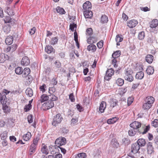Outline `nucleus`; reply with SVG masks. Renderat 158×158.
<instances>
[{"mask_svg": "<svg viewBox=\"0 0 158 158\" xmlns=\"http://www.w3.org/2000/svg\"><path fill=\"white\" fill-rule=\"evenodd\" d=\"M122 35H116L115 38V40L117 42V45H119L120 44L119 42L122 41L123 40V38L122 37Z\"/></svg>", "mask_w": 158, "mask_h": 158, "instance_id": "obj_27", "label": "nucleus"}, {"mask_svg": "<svg viewBox=\"0 0 158 158\" xmlns=\"http://www.w3.org/2000/svg\"><path fill=\"white\" fill-rule=\"evenodd\" d=\"M140 8L141 10L144 12L150 10V8H148V7H140Z\"/></svg>", "mask_w": 158, "mask_h": 158, "instance_id": "obj_59", "label": "nucleus"}, {"mask_svg": "<svg viewBox=\"0 0 158 158\" xmlns=\"http://www.w3.org/2000/svg\"><path fill=\"white\" fill-rule=\"evenodd\" d=\"M127 26L130 28L135 27L138 24V22L135 20H131L127 23Z\"/></svg>", "mask_w": 158, "mask_h": 158, "instance_id": "obj_11", "label": "nucleus"}, {"mask_svg": "<svg viewBox=\"0 0 158 158\" xmlns=\"http://www.w3.org/2000/svg\"><path fill=\"white\" fill-rule=\"evenodd\" d=\"M54 105L53 102L48 100L42 104V108L44 110H47L52 108Z\"/></svg>", "mask_w": 158, "mask_h": 158, "instance_id": "obj_3", "label": "nucleus"}, {"mask_svg": "<svg viewBox=\"0 0 158 158\" xmlns=\"http://www.w3.org/2000/svg\"><path fill=\"white\" fill-rule=\"evenodd\" d=\"M55 66L57 68H60L61 66V64L58 61H56L55 63Z\"/></svg>", "mask_w": 158, "mask_h": 158, "instance_id": "obj_62", "label": "nucleus"}, {"mask_svg": "<svg viewBox=\"0 0 158 158\" xmlns=\"http://www.w3.org/2000/svg\"><path fill=\"white\" fill-rule=\"evenodd\" d=\"M145 36L144 32L142 31L139 33L138 35V37L139 39L142 40L144 38Z\"/></svg>", "mask_w": 158, "mask_h": 158, "instance_id": "obj_45", "label": "nucleus"}, {"mask_svg": "<svg viewBox=\"0 0 158 158\" xmlns=\"http://www.w3.org/2000/svg\"><path fill=\"white\" fill-rule=\"evenodd\" d=\"M30 69L29 68H26L23 70L22 76L23 77H27L30 73Z\"/></svg>", "mask_w": 158, "mask_h": 158, "instance_id": "obj_15", "label": "nucleus"}, {"mask_svg": "<svg viewBox=\"0 0 158 158\" xmlns=\"http://www.w3.org/2000/svg\"><path fill=\"white\" fill-rule=\"evenodd\" d=\"M86 156L85 153H81L77 154L75 158H86Z\"/></svg>", "mask_w": 158, "mask_h": 158, "instance_id": "obj_39", "label": "nucleus"}, {"mask_svg": "<svg viewBox=\"0 0 158 158\" xmlns=\"http://www.w3.org/2000/svg\"><path fill=\"white\" fill-rule=\"evenodd\" d=\"M62 119L63 118L61 114L60 113L58 114L54 117L52 122V125L56 126L58 124L60 123Z\"/></svg>", "mask_w": 158, "mask_h": 158, "instance_id": "obj_2", "label": "nucleus"}, {"mask_svg": "<svg viewBox=\"0 0 158 158\" xmlns=\"http://www.w3.org/2000/svg\"><path fill=\"white\" fill-rule=\"evenodd\" d=\"M114 71L112 68L108 69L106 72L104 79L107 81H109L111 78L112 76L114 74Z\"/></svg>", "mask_w": 158, "mask_h": 158, "instance_id": "obj_5", "label": "nucleus"}, {"mask_svg": "<svg viewBox=\"0 0 158 158\" xmlns=\"http://www.w3.org/2000/svg\"><path fill=\"white\" fill-rule=\"evenodd\" d=\"M144 76L143 72L140 71L137 73L135 75V77L139 79H141L143 78Z\"/></svg>", "mask_w": 158, "mask_h": 158, "instance_id": "obj_28", "label": "nucleus"}, {"mask_svg": "<svg viewBox=\"0 0 158 158\" xmlns=\"http://www.w3.org/2000/svg\"><path fill=\"white\" fill-rule=\"evenodd\" d=\"M15 71L17 74L20 75L23 73V69L21 67H18L15 69Z\"/></svg>", "mask_w": 158, "mask_h": 158, "instance_id": "obj_37", "label": "nucleus"}, {"mask_svg": "<svg viewBox=\"0 0 158 158\" xmlns=\"http://www.w3.org/2000/svg\"><path fill=\"white\" fill-rule=\"evenodd\" d=\"M155 100L154 98L152 96H148L146 98L145 102L152 105Z\"/></svg>", "mask_w": 158, "mask_h": 158, "instance_id": "obj_21", "label": "nucleus"}, {"mask_svg": "<svg viewBox=\"0 0 158 158\" xmlns=\"http://www.w3.org/2000/svg\"><path fill=\"white\" fill-rule=\"evenodd\" d=\"M153 56L152 55H147L146 57L145 60L146 61L149 63H151L153 61Z\"/></svg>", "mask_w": 158, "mask_h": 158, "instance_id": "obj_23", "label": "nucleus"}, {"mask_svg": "<svg viewBox=\"0 0 158 158\" xmlns=\"http://www.w3.org/2000/svg\"><path fill=\"white\" fill-rule=\"evenodd\" d=\"M91 44L87 46V50L89 51H91L92 52H94L96 49V47L95 45Z\"/></svg>", "mask_w": 158, "mask_h": 158, "instance_id": "obj_24", "label": "nucleus"}, {"mask_svg": "<svg viewBox=\"0 0 158 158\" xmlns=\"http://www.w3.org/2000/svg\"><path fill=\"white\" fill-rule=\"evenodd\" d=\"M58 40L56 37H54L50 41V44L52 45H54L57 43Z\"/></svg>", "mask_w": 158, "mask_h": 158, "instance_id": "obj_49", "label": "nucleus"}, {"mask_svg": "<svg viewBox=\"0 0 158 158\" xmlns=\"http://www.w3.org/2000/svg\"><path fill=\"white\" fill-rule=\"evenodd\" d=\"M124 78L126 80H127L129 81H132L133 80V77L132 74L128 76H125L124 77Z\"/></svg>", "mask_w": 158, "mask_h": 158, "instance_id": "obj_44", "label": "nucleus"}, {"mask_svg": "<svg viewBox=\"0 0 158 158\" xmlns=\"http://www.w3.org/2000/svg\"><path fill=\"white\" fill-rule=\"evenodd\" d=\"M97 40V38L96 37L91 36L88 38L87 42L89 44H93L96 42Z\"/></svg>", "mask_w": 158, "mask_h": 158, "instance_id": "obj_17", "label": "nucleus"}, {"mask_svg": "<svg viewBox=\"0 0 158 158\" xmlns=\"http://www.w3.org/2000/svg\"><path fill=\"white\" fill-rule=\"evenodd\" d=\"M6 90L7 92L0 93V101L2 104H6V94H7L9 93V91H8L7 90Z\"/></svg>", "mask_w": 158, "mask_h": 158, "instance_id": "obj_6", "label": "nucleus"}, {"mask_svg": "<svg viewBox=\"0 0 158 158\" xmlns=\"http://www.w3.org/2000/svg\"><path fill=\"white\" fill-rule=\"evenodd\" d=\"M77 110L80 111L81 112L83 110V108L79 104L77 105Z\"/></svg>", "mask_w": 158, "mask_h": 158, "instance_id": "obj_63", "label": "nucleus"}, {"mask_svg": "<svg viewBox=\"0 0 158 158\" xmlns=\"http://www.w3.org/2000/svg\"><path fill=\"white\" fill-rule=\"evenodd\" d=\"M147 73L149 75L152 74L154 72V69L153 67L149 66L146 69Z\"/></svg>", "mask_w": 158, "mask_h": 158, "instance_id": "obj_33", "label": "nucleus"}, {"mask_svg": "<svg viewBox=\"0 0 158 158\" xmlns=\"http://www.w3.org/2000/svg\"><path fill=\"white\" fill-rule=\"evenodd\" d=\"M49 99V95L48 96L47 94H43L40 97V99L37 102V106H41V104L43 102L46 101Z\"/></svg>", "mask_w": 158, "mask_h": 158, "instance_id": "obj_7", "label": "nucleus"}, {"mask_svg": "<svg viewBox=\"0 0 158 158\" xmlns=\"http://www.w3.org/2000/svg\"><path fill=\"white\" fill-rule=\"evenodd\" d=\"M33 116L31 114L29 115L27 117V120L29 123H32L33 119Z\"/></svg>", "mask_w": 158, "mask_h": 158, "instance_id": "obj_50", "label": "nucleus"}, {"mask_svg": "<svg viewBox=\"0 0 158 158\" xmlns=\"http://www.w3.org/2000/svg\"><path fill=\"white\" fill-rule=\"evenodd\" d=\"M103 45V42L102 40H101L97 44L98 47L100 49L102 48Z\"/></svg>", "mask_w": 158, "mask_h": 158, "instance_id": "obj_52", "label": "nucleus"}, {"mask_svg": "<svg viewBox=\"0 0 158 158\" xmlns=\"http://www.w3.org/2000/svg\"><path fill=\"white\" fill-rule=\"evenodd\" d=\"M140 149V147L136 143L132 145L131 152L134 153H137Z\"/></svg>", "mask_w": 158, "mask_h": 158, "instance_id": "obj_9", "label": "nucleus"}, {"mask_svg": "<svg viewBox=\"0 0 158 158\" xmlns=\"http://www.w3.org/2000/svg\"><path fill=\"white\" fill-rule=\"evenodd\" d=\"M31 137V134L30 132H28L27 134L23 136V139L24 140L28 141Z\"/></svg>", "mask_w": 158, "mask_h": 158, "instance_id": "obj_26", "label": "nucleus"}, {"mask_svg": "<svg viewBox=\"0 0 158 158\" xmlns=\"http://www.w3.org/2000/svg\"><path fill=\"white\" fill-rule=\"evenodd\" d=\"M121 54V52L119 50H118L114 52L112 55V57L116 59L120 56Z\"/></svg>", "mask_w": 158, "mask_h": 158, "instance_id": "obj_35", "label": "nucleus"}, {"mask_svg": "<svg viewBox=\"0 0 158 158\" xmlns=\"http://www.w3.org/2000/svg\"><path fill=\"white\" fill-rule=\"evenodd\" d=\"M140 147L144 146L146 144V141L143 139H139L137 141V143Z\"/></svg>", "mask_w": 158, "mask_h": 158, "instance_id": "obj_19", "label": "nucleus"}, {"mask_svg": "<svg viewBox=\"0 0 158 158\" xmlns=\"http://www.w3.org/2000/svg\"><path fill=\"white\" fill-rule=\"evenodd\" d=\"M117 102H118L116 100L114 99L113 100L111 103V106L112 107H114L117 105Z\"/></svg>", "mask_w": 158, "mask_h": 158, "instance_id": "obj_53", "label": "nucleus"}, {"mask_svg": "<svg viewBox=\"0 0 158 158\" xmlns=\"http://www.w3.org/2000/svg\"><path fill=\"white\" fill-rule=\"evenodd\" d=\"M56 10L57 13L60 14H64L65 12L64 9L59 6L57 7L56 8Z\"/></svg>", "mask_w": 158, "mask_h": 158, "instance_id": "obj_34", "label": "nucleus"}, {"mask_svg": "<svg viewBox=\"0 0 158 158\" xmlns=\"http://www.w3.org/2000/svg\"><path fill=\"white\" fill-rule=\"evenodd\" d=\"M147 149L148 154H151L154 153V148L152 146V143L149 142L147 144Z\"/></svg>", "mask_w": 158, "mask_h": 158, "instance_id": "obj_8", "label": "nucleus"}, {"mask_svg": "<svg viewBox=\"0 0 158 158\" xmlns=\"http://www.w3.org/2000/svg\"><path fill=\"white\" fill-rule=\"evenodd\" d=\"M57 99V97L53 94H51L49 95V100L53 102L54 101H56Z\"/></svg>", "mask_w": 158, "mask_h": 158, "instance_id": "obj_43", "label": "nucleus"}, {"mask_svg": "<svg viewBox=\"0 0 158 158\" xmlns=\"http://www.w3.org/2000/svg\"><path fill=\"white\" fill-rule=\"evenodd\" d=\"M30 63V61L28 58L27 56L23 57L21 61V64L23 65L27 66Z\"/></svg>", "mask_w": 158, "mask_h": 158, "instance_id": "obj_10", "label": "nucleus"}, {"mask_svg": "<svg viewBox=\"0 0 158 158\" xmlns=\"http://www.w3.org/2000/svg\"><path fill=\"white\" fill-rule=\"evenodd\" d=\"M3 20L5 23H9L11 22V19L9 16H6L3 19Z\"/></svg>", "mask_w": 158, "mask_h": 158, "instance_id": "obj_48", "label": "nucleus"}, {"mask_svg": "<svg viewBox=\"0 0 158 158\" xmlns=\"http://www.w3.org/2000/svg\"><path fill=\"white\" fill-rule=\"evenodd\" d=\"M152 106L151 105L145 102L143 105V108L144 110H148Z\"/></svg>", "mask_w": 158, "mask_h": 158, "instance_id": "obj_36", "label": "nucleus"}, {"mask_svg": "<svg viewBox=\"0 0 158 158\" xmlns=\"http://www.w3.org/2000/svg\"><path fill=\"white\" fill-rule=\"evenodd\" d=\"M77 25L74 23H71L70 25V29L72 31H73L75 27L76 28Z\"/></svg>", "mask_w": 158, "mask_h": 158, "instance_id": "obj_55", "label": "nucleus"}, {"mask_svg": "<svg viewBox=\"0 0 158 158\" xmlns=\"http://www.w3.org/2000/svg\"><path fill=\"white\" fill-rule=\"evenodd\" d=\"M46 87V85L44 84L40 86V89L41 91L43 92H44L45 91V88Z\"/></svg>", "mask_w": 158, "mask_h": 158, "instance_id": "obj_58", "label": "nucleus"}, {"mask_svg": "<svg viewBox=\"0 0 158 158\" xmlns=\"http://www.w3.org/2000/svg\"><path fill=\"white\" fill-rule=\"evenodd\" d=\"M2 105V109L4 111V112L5 113H7L10 112V110L8 107L7 106L6 104Z\"/></svg>", "mask_w": 158, "mask_h": 158, "instance_id": "obj_40", "label": "nucleus"}, {"mask_svg": "<svg viewBox=\"0 0 158 158\" xmlns=\"http://www.w3.org/2000/svg\"><path fill=\"white\" fill-rule=\"evenodd\" d=\"M117 120V119L116 117L113 118L108 119L107 120V123L109 124H113L116 122Z\"/></svg>", "mask_w": 158, "mask_h": 158, "instance_id": "obj_41", "label": "nucleus"}, {"mask_svg": "<svg viewBox=\"0 0 158 158\" xmlns=\"http://www.w3.org/2000/svg\"><path fill=\"white\" fill-rule=\"evenodd\" d=\"M66 143V139L64 137H60L58 138L55 141L56 146L58 147L65 145Z\"/></svg>", "mask_w": 158, "mask_h": 158, "instance_id": "obj_4", "label": "nucleus"}, {"mask_svg": "<svg viewBox=\"0 0 158 158\" xmlns=\"http://www.w3.org/2000/svg\"><path fill=\"white\" fill-rule=\"evenodd\" d=\"M10 26L8 24L5 25L3 28V30L6 33H8L10 31Z\"/></svg>", "mask_w": 158, "mask_h": 158, "instance_id": "obj_30", "label": "nucleus"}, {"mask_svg": "<svg viewBox=\"0 0 158 158\" xmlns=\"http://www.w3.org/2000/svg\"><path fill=\"white\" fill-rule=\"evenodd\" d=\"M45 51L48 54H50L52 53H54L55 52V50L52 46L48 45L45 47Z\"/></svg>", "mask_w": 158, "mask_h": 158, "instance_id": "obj_14", "label": "nucleus"}, {"mask_svg": "<svg viewBox=\"0 0 158 158\" xmlns=\"http://www.w3.org/2000/svg\"><path fill=\"white\" fill-rule=\"evenodd\" d=\"M84 15L85 17L86 18H91L93 15L92 11L90 10H85L84 11Z\"/></svg>", "mask_w": 158, "mask_h": 158, "instance_id": "obj_13", "label": "nucleus"}, {"mask_svg": "<svg viewBox=\"0 0 158 158\" xmlns=\"http://www.w3.org/2000/svg\"><path fill=\"white\" fill-rule=\"evenodd\" d=\"M1 137L2 139L5 140L7 137V134L6 132H4L1 134Z\"/></svg>", "mask_w": 158, "mask_h": 158, "instance_id": "obj_46", "label": "nucleus"}, {"mask_svg": "<svg viewBox=\"0 0 158 158\" xmlns=\"http://www.w3.org/2000/svg\"><path fill=\"white\" fill-rule=\"evenodd\" d=\"M5 11L9 16L13 15H14V12L11 8L7 7L6 8Z\"/></svg>", "mask_w": 158, "mask_h": 158, "instance_id": "obj_22", "label": "nucleus"}, {"mask_svg": "<svg viewBox=\"0 0 158 158\" xmlns=\"http://www.w3.org/2000/svg\"><path fill=\"white\" fill-rule=\"evenodd\" d=\"M108 21V17L105 15H102L101 18V22L102 23H106Z\"/></svg>", "mask_w": 158, "mask_h": 158, "instance_id": "obj_29", "label": "nucleus"}, {"mask_svg": "<svg viewBox=\"0 0 158 158\" xmlns=\"http://www.w3.org/2000/svg\"><path fill=\"white\" fill-rule=\"evenodd\" d=\"M152 126L155 127H158V119H155L152 123Z\"/></svg>", "mask_w": 158, "mask_h": 158, "instance_id": "obj_51", "label": "nucleus"}, {"mask_svg": "<svg viewBox=\"0 0 158 158\" xmlns=\"http://www.w3.org/2000/svg\"><path fill=\"white\" fill-rule=\"evenodd\" d=\"M26 94L29 97H31L33 95V92L31 89L30 88H27L26 90Z\"/></svg>", "mask_w": 158, "mask_h": 158, "instance_id": "obj_32", "label": "nucleus"}, {"mask_svg": "<svg viewBox=\"0 0 158 158\" xmlns=\"http://www.w3.org/2000/svg\"><path fill=\"white\" fill-rule=\"evenodd\" d=\"M158 25V20L154 19L150 22V27L151 28H155Z\"/></svg>", "mask_w": 158, "mask_h": 158, "instance_id": "obj_18", "label": "nucleus"}, {"mask_svg": "<svg viewBox=\"0 0 158 158\" xmlns=\"http://www.w3.org/2000/svg\"><path fill=\"white\" fill-rule=\"evenodd\" d=\"M124 81L121 78H118L116 81V83L119 86H122L124 84Z\"/></svg>", "mask_w": 158, "mask_h": 158, "instance_id": "obj_38", "label": "nucleus"}, {"mask_svg": "<svg viewBox=\"0 0 158 158\" xmlns=\"http://www.w3.org/2000/svg\"><path fill=\"white\" fill-rule=\"evenodd\" d=\"M10 47L11 48V52H14L15 50L17 48V46L16 44H15L11 45V46H10Z\"/></svg>", "mask_w": 158, "mask_h": 158, "instance_id": "obj_57", "label": "nucleus"}, {"mask_svg": "<svg viewBox=\"0 0 158 158\" xmlns=\"http://www.w3.org/2000/svg\"><path fill=\"white\" fill-rule=\"evenodd\" d=\"M137 131H136V129H133L129 130L128 133L129 135L131 136H133L136 134Z\"/></svg>", "mask_w": 158, "mask_h": 158, "instance_id": "obj_42", "label": "nucleus"}, {"mask_svg": "<svg viewBox=\"0 0 158 158\" xmlns=\"http://www.w3.org/2000/svg\"><path fill=\"white\" fill-rule=\"evenodd\" d=\"M13 41V38L12 36L10 35L8 36L6 39L5 43L8 45L11 44Z\"/></svg>", "mask_w": 158, "mask_h": 158, "instance_id": "obj_16", "label": "nucleus"}, {"mask_svg": "<svg viewBox=\"0 0 158 158\" xmlns=\"http://www.w3.org/2000/svg\"><path fill=\"white\" fill-rule=\"evenodd\" d=\"M41 151L43 154L47 155L49 152L48 150L47 146L44 145V144L42 145V148H41Z\"/></svg>", "mask_w": 158, "mask_h": 158, "instance_id": "obj_25", "label": "nucleus"}, {"mask_svg": "<svg viewBox=\"0 0 158 158\" xmlns=\"http://www.w3.org/2000/svg\"><path fill=\"white\" fill-rule=\"evenodd\" d=\"M130 127L133 129H136L138 131L139 133H141L142 134H144L150 130V127L149 125L147 126H142V128L140 130L139 128L141 127V124L140 122L138 121H134L130 124Z\"/></svg>", "mask_w": 158, "mask_h": 158, "instance_id": "obj_1", "label": "nucleus"}, {"mask_svg": "<svg viewBox=\"0 0 158 158\" xmlns=\"http://www.w3.org/2000/svg\"><path fill=\"white\" fill-rule=\"evenodd\" d=\"M36 145L33 144L32 143L30 147V155H32L33 153L35 152V149L36 148Z\"/></svg>", "mask_w": 158, "mask_h": 158, "instance_id": "obj_31", "label": "nucleus"}, {"mask_svg": "<svg viewBox=\"0 0 158 158\" xmlns=\"http://www.w3.org/2000/svg\"><path fill=\"white\" fill-rule=\"evenodd\" d=\"M86 32L87 34L89 35H91L93 34L92 29L91 28H88L86 30Z\"/></svg>", "mask_w": 158, "mask_h": 158, "instance_id": "obj_54", "label": "nucleus"}, {"mask_svg": "<svg viewBox=\"0 0 158 158\" xmlns=\"http://www.w3.org/2000/svg\"><path fill=\"white\" fill-rule=\"evenodd\" d=\"M106 107V103L104 101H102L99 107V110L101 113L104 112L105 109Z\"/></svg>", "mask_w": 158, "mask_h": 158, "instance_id": "obj_20", "label": "nucleus"}, {"mask_svg": "<svg viewBox=\"0 0 158 158\" xmlns=\"http://www.w3.org/2000/svg\"><path fill=\"white\" fill-rule=\"evenodd\" d=\"M83 8L85 10H90L92 7L91 3L89 1H86L84 3L83 6Z\"/></svg>", "mask_w": 158, "mask_h": 158, "instance_id": "obj_12", "label": "nucleus"}, {"mask_svg": "<svg viewBox=\"0 0 158 158\" xmlns=\"http://www.w3.org/2000/svg\"><path fill=\"white\" fill-rule=\"evenodd\" d=\"M74 97L73 93L69 95V99L72 102H73L75 100Z\"/></svg>", "mask_w": 158, "mask_h": 158, "instance_id": "obj_64", "label": "nucleus"}, {"mask_svg": "<svg viewBox=\"0 0 158 158\" xmlns=\"http://www.w3.org/2000/svg\"><path fill=\"white\" fill-rule=\"evenodd\" d=\"M39 140V138L36 137L33 140V144H34L36 146L37 144L38 141Z\"/></svg>", "mask_w": 158, "mask_h": 158, "instance_id": "obj_61", "label": "nucleus"}, {"mask_svg": "<svg viewBox=\"0 0 158 158\" xmlns=\"http://www.w3.org/2000/svg\"><path fill=\"white\" fill-rule=\"evenodd\" d=\"M133 101V98L132 97H130L127 99V105L130 106Z\"/></svg>", "mask_w": 158, "mask_h": 158, "instance_id": "obj_56", "label": "nucleus"}, {"mask_svg": "<svg viewBox=\"0 0 158 158\" xmlns=\"http://www.w3.org/2000/svg\"><path fill=\"white\" fill-rule=\"evenodd\" d=\"M31 105L30 103H29L28 105H26L24 108L25 111L27 112L29 111L31 108Z\"/></svg>", "mask_w": 158, "mask_h": 158, "instance_id": "obj_47", "label": "nucleus"}, {"mask_svg": "<svg viewBox=\"0 0 158 158\" xmlns=\"http://www.w3.org/2000/svg\"><path fill=\"white\" fill-rule=\"evenodd\" d=\"M35 31V27H33L32 28L30 31H29V34L32 35L34 34Z\"/></svg>", "mask_w": 158, "mask_h": 158, "instance_id": "obj_60", "label": "nucleus"}]
</instances>
